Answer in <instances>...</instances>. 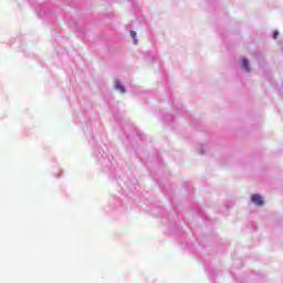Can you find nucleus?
Listing matches in <instances>:
<instances>
[{
  "instance_id": "1",
  "label": "nucleus",
  "mask_w": 283,
  "mask_h": 283,
  "mask_svg": "<svg viewBox=\"0 0 283 283\" xmlns=\"http://www.w3.org/2000/svg\"><path fill=\"white\" fill-rule=\"evenodd\" d=\"M251 200L258 207H264V200L262 199V196H260V195H252Z\"/></svg>"
},
{
  "instance_id": "2",
  "label": "nucleus",
  "mask_w": 283,
  "mask_h": 283,
  "mask_svg": "<svg viewBox=\"0 0 283 283\" xmlns=\"http://www.w3.org/2000/svg\"><path fill=\"white\" fill-rule=\"evenodd\" d=\"M115 88H117L119 92H122V94H125V86H123V84H120V81H115Z\"/></svg>"
},
{
  "instance_id": "3",
  "label": "nucleus",
  "mask_w": 283,
  "mask_h": 283,
  "mask_svg": "<svg viewBox=\"0 0 283 283\" xmlns=\"http://www.w3.org/2000/svg\"><path fill=\"white\" fill-rule=\"evenodd\" d=\"M242 67H243V70H245V72L250 71V69H249V60H247V59L242 60Z\"/></svg>"
},
{
  "instance_id": "4",
  "label": "nucleus",
  "mask_w": 283,
  "mask_h": 283,
  "mask_svg": "<svg viewBox=\"0 0 283 283\" xmlns=\"http://www.w3.org/2000/svg\"><path fill=\"white\" fill-rule=\"evenodd\" d=\"M130 36L134 39V44L137 45L138 44V39H136V32L130 31Z\"/></svg>"
},
{
  "instance_id": "5",
  "label": "nucleus",
  "mask_w": 283,
  "mask_h": 283,
  "mask_svg": "<svg viewBox=\"0 0 283 283\" xmlns=\"http://www.w3.org/2000/svg\"><path fill=\"white\" fill-rule=\"evenodd\" d=\"M277 32H274L273 39H277Z\"/></svg>"
}]
</instances>
